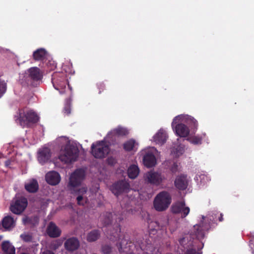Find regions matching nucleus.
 I'll use <instances>...</instances> for the list:
<instances>
[{
	"label": "nucleus",
	"instance_id": "nucleus-1",
	"mask_svg": "<svg viewBox=\"0 0 254 254\" xmlns=\"http://www.w3.org/2000/svg\"><path fill=\"white\" fill-rule=\"evenodd\" d=\"M15 118L16 122L23 127H30L37 123L39 120L36 113L27 107L19 109L17 116Z\"/></svg>",
	"mask_w": 254,
	"mask_h": 254
},
{
	"label": "nucleus",
	"instance_id": "nucleus-2",
	"mask_svg": "<svg viewBox=\"0 0 254 254\" xmlns=\"http://www.w3.org/2000/svg\"><path fill=\"white\" fill-rule=\"evenodd\" d=\"M52 82L55 89L58 90L61 95H67L69 96L71 94V90L69 86L66 87V80L64 73L55 72L52 76Z\"/></svg>",
	"mask_w": 254,
	"mask_h": 254
},
{
	"label": "nucleus",
	"instance_id": "nucleus-3",
	"mask_svg": "<svg viewBox=\"0 0 254 254\" xmlns=\"http://www.w3.org/2000/svg\"><path fill=\"white\" fill-rule=\"evenodd\" d=\"M78 147L71 144H67L59 156V159L65 164H68L76 160L79 155Z\"/></svg>",
	"mask_w": 254,
	"mask_h": 254
},
{
	"label": "nucleus",
	"instance_id": "nucleus-4",
	"mask_svg": "<svg viewBox=\"0 0 254 254\" xmlns=\"http://www.w3.org/2000/svg\"><path fill=\"white\" fill-rule=\"evenodd\" d=\"M172 198L170 193L166 191L159 192L155 197L153 205L155 210L163 211L166 210L171 203Z\"/></svg>",
	"mask_w": 254,
	"mask_h": 254
},
{
	"label": "nucleus",
	"instance_id": "nucleus-5",
	"mask_svg": "<svg viewBox=\"0 0 254 254\" xmlns=\"http://www.w3.org/2000/svg\"><path fill=\"white\" fill-rule=\"evenodd\" d=\"M91 153L96 158L102 159L106 157L110 151L109 146L103 141H99L91 145Z\"/></svg>",
	"mask_w": 254,
	"mask_h": 254
},
{
	"label": "nucleus",
	"instance_id": "nucleus-6",
	"mask_svg": "<svg viewBox=\"0 0 254 254\" xmlns=\"http://www.w3.org/2000/svg\"><path fill=\"white\" fill-rule=\"evenodd\" d=\"M180 116H176L172 123V127L175 129L176 134L181 137H187L190 133L189 128L184 124H178Z\"/></svg>",
	"mask_w": 254,
	"mask_h": 254
},
{
	"label": "nucleus",
	"instance_id": "nucleus-7",
	"mask_svg": "<svg viewBox=\"0 0 254 254\" xmlns=\"http://www.w3.org/2000/svg\"><path fill=\"white\" fill-rule=\"evenodd\" d=\"M85 177V172L83 169H77L75 170L70 177L68 185L72 187L80 185Z\"/></svg>",
	"mask_w": 254,
	"mask_h": 254
},
{
	"label": "nucleus",
	"instance_id": "nucleus-8",
	"mask_svg": "<svg viewBox=\"0 0 254 254\" xmlns=\"http://www.w3.org/2000/svg\"><path fill=\"white\" fill-rule=\"evenodd\" d=\"M144 178L148 183L156 186L161 185L166 179L164 175L154 171L148 172L145 174Z\"/></svg>",
	"mask_w": 254,
	"mask_h": 254
},
{
	"label": "nucleus",
	"instance_id": "nucleus-9",
	"mask_svg": "<svg viewBox=\"0 0 254 254\" xmlns=\"http://www.w3.org/2000/svg\"><path fill=\"white\" fill-rule=\"evenodd\" d=\"M129 189L130 185L129 183L123 180L115 183L111 187V191L116 196H118L124 192H127Z\"/></svg>",
	"mask_w": 254,
	"mask_h": 254
},
{
	"label": "nucleus",
	"instance_id": "nucleus-10",
	"mask_svg": "<svg viewBox=\"0 0 254 254\" xmlns=\"http://www.w3.org/2000/svg\"><path fill=\"white\" fill-rule=\"evenodd\" d=\"M171 211L174 214L181 213V217H186L190 212L189 207L186 206L184 201H178L171 206Z\"/></svg>",
	"mask_w": 254,
	"mask_h": 254
},
{
	"label": "nucleus",
	"instance_id": "nucleus-11",
	"mask_svg": "<svg viewBox=\"0 0 254 254\" xmlns=\"http://www.w3.org/2000/svg\"><path fill=\"white\" fill-rule=\"evenodd\" d=\"M27 205V199L24 197H21L17 198L14 203L11 205L10 210L14 214H19L25 210Z\"/></svg>",
	"mask_w": 254,
	"mask_h": 254
},
{
	"label": "nucleus",
	"instance_id": "nucleus-12",
	"mask_svg": "<svg viewBox=\"0 0 254 254\" xmlns=\"http://www.w3.org/2000/svg\"><path fill=\"white\" fill-rule=\"evenodd\" d=\"M129 134L128 129L121 126H119L117 127L112 129L108 133V137L109 138H113L114 136L123 137L127 136Z\"/></svg>",
	"mask_w": 254,
	"mask_h": 254
},
{
	"label": "nucleus",
	"instance_id": "nucleus-13",
	"mask_svg": "<svg viewBox=\"0 0 254 254\" xmlns=\"http://www.w3.org/2000/svg\"><path fill=\"white\" fill-rule=\"evenodd\" d=\"M29 77L33 82L40 81L43 78V72L37 67H32L28 69Z\"/></svg>",
	"mask_w": 254,
	"mask_h": 254
},
{
	"label": "nucleus",
	"instance_id": "nucleus-14",
	"mask_svg": "<svg viewBox=\"0 0 254 254\" xmlns=\"http://www.w3.org/2000/svg\"><path fill=\"white\" fill-rule=\"evenodd\" d=\"M174 184L178 189L182 190H186L188 186L187 176L185 174L178 176L175 180Z\"/></svg>",
	"mask_w": 254,
	"mask_h": 254
},
{
	"label": "nucleus",
	"instance_id": "nucleus-15",
	"mask_svg": "<svg viewBox=\"0 0 254 254\" xmlns=\"http://www.w3.org/2000/svg\"><path fill=\"white\" fill-rule=\"evenodd\" d=\"M51 150L48 147H44L38 151V159L39 162L43 164L47 162L50 158Z\"/></svg>",
	"mask_w": 254,
	"mask_h": 254
},
{
	"label": "nucleus",
	"instance_id": "nucleus-16",
	"mask_svg": "<svg viewBox=\"0 0 254 254\" xmlns=\"http://www.w3.org/2000/svg\"><path fill=\"white\" fill-rule=\"evenodd\" d=\"M46 180L49 184L55 186L59 183L61 180L60 174L55 171H52L46 175Z\"/></svg>",
	"mask_w": 254,
	"mask_h": 254
},
{
	"label": "nucleus",
	"instance_id": "nucleus-17",
	"mask_svg": "<svg viewBox=\"0 0 254 254\" xmlns=\"http://www.w3.org/2000/svg\"><path fill=\"white\" fill-rule=\"evenodd\" d=\"M66 250L72 252L77 250L79 247V242L77 238L72 237L68 239L64 244Z\"/></svg>",
	"mask_w": 254,
	"mask_h": 254
},
{
	"label": "nucleus",
	"instance_id": "nucleus-18",
	"mask_svg": "<svg viewBox=\"0 0 254 254\" xmlns=\"http://www.w3.org/2000/svg\"><path fill=\"white\" fill-rule=\"evenodd\" d=\"M46 232L51 238L58 237L62 233L61 229L55 223H50L47 228Z\"/></svg>",
	"mask_w": 254,
	"mask_h": 254
},
{
	"label": "nucleus",
	"instance_id": "nucleus-19",
	"mask_svg": "<svg viewBox=\"0 0 254 254\" xmlns=\"http://www.w3.org/2000/svg\"><path fill=\"white\" fill-rule=\"evenodd\" d=\"M144 165L147 168L154 166L156 164V159L154 155L151 153H146L143 159Z\"/></svg>",
	"mask_w": 254,
	"mask_h": 254
},
{
	"label": "nucleus",
	"instance_id": "nucleus-20",
	"mask_svg": "<svg viewBox=\"0 0 254 254\" xmlns=\"http://www.w3.org/2000/svg\"><path fill=\"white\" fill-rule=\"evenodd\" d=\"M24 188L30 193L36 192L39 189L38 183L36 179H33L25 184Z\"/></svg>",
	"mask_w": 254,
	"mask_h": 254
},
{
	"label": "nucleus",
	"instance_id": "nucleus-21",
	"mask_svg": "<svg viewBox=\"0 0 254 254\" xmlns=\"http://www.w3.org/2000/svg\"><path fill=\"white\" fill-rule=\"evenodd\" d=\"M167 133L163 130L160 129L154 136V141L156 144L162 145L164 144L167 140Z\"/></svg>",
	"mask_w": 254,
	"mask_h": 254
},
{
	"label": "nucleus",
	"instance_id": "nucleus-22",
	"mask_svg": "<svg viewBox=\"0 0 254 254\" xmlns=\"http://www.w3.org/2000/svg\"><path fill=\"white\" fill-rule=\"evenodd\" d=\"M1 249L3 254H15V248L9 241L3 242L1 244Z\"/></svg>",
	"mask_w": 254,
	"mask_h": 254
},
{
	"label": "nucleus",
	"instance_id": "nucleus-23",
	"mask_svg": "<svg viewBox=\"0 0 254 254\" xmlns=\"http://www.w3.org/2000/svg\"><path fill=\"white\" fill-rule=\"evenodd\" d=\"M87 190V189L86 188L83 187L76 191L75 193L77 195L76 197V200L78 205H84L86 202L87 198L84 199L83 195L86 193Z\"/></svg>",
	"mask_w": 254,
	"mask_h": 254
},
{
	"label": "nucleus",
	"instance_id": "nucleus-24",
	"mask_svg": "<svg viewBox=\"0 0 254 254\" xmlns=\"http://www.w3.org/2000/svg\"><path fill=\"white\" fill-rule=\"evenodd\" d=\"M207 217L209 221L214 222L218 221L221 222L223 220V214L216 210L210 212Z\"/></svg>",
	"mask_w": 254,
	"mask_h": 254
},
{
	"label": "nucleus",
	"instance_id": "nucleus-25",
	"mask_svg": "<svg viewBox=\"0 0 254 254\" xmlns=\"http://www.w3.org/2000/svg\"><path fill=\"white\" fill-rule=\"evenodd\" d=\"M186 123L190 128L191 131L193 133H195L198 127L197 121L192 117L187 116L186 118Z\"/></svg>",
	"mask_w": 254,
	"mask_h": 254
},
{
	"label": "nucleus",
	"instance_id": "nucleus-26",
	"mask_svg": "<svg viewBox=\"0 0 254 254\" xmlns=\"http://www.w3.org/2000/svg\"><path fill=\"white\" fill-rule=\"evenodd\" d=\"M46 56L47 52L43 48L37 50L33 54V59L35 61H42L46 57Z\"/></svg>",
	"mask_w": 254,
	"mask_h": 254
},
{
	"label": "nucleus",
	"instance_id": "nucleus-27",
	"mask_svg": "<svg viewBox=\"0 0 254 254\" xmlns=\"http://www.w3.org/2000/svg\"><path fill=\"white\" fill-rule=\"evenodd\" d=\"M139 168L135 165H131L127 170L128 176L130 179H135L139 174Z\"/></svg>",
	"mask_w": 254,
	"mask_h": 254
},
{
	"label": "nucleus",
	"instance_id": "nucleus-28",
	"mask_svg": "<svg viewBox=\"0 0 254 254\" xmlns=\"http://www.w3.org/2000/svg\"><path fill=\"white\" fill-rule=\"evenodd\" d=\"M136 144V141L134 139L131 138L123 144V148L126 151H130L133 149Z\"/></svg>",
	"mask_w": 254,
	"mask_h": 254
},
{
	"label": "nucleus",
	"instance_id": "nucleus-29",
	"mask_svg": "<svg viewBox=\"0 0 254 254\" xmlns=\"http://www.w3.org/2000/svg\"><path fill=\"white\" fill-rule=\"evenodd\" d=\"M100 234L97 231H93L89 233L87 237V240L89 242H94L99 237Z\"/></svg>",
	"mask_w": 254,
	"mask_h": 254
},
{
	"label": "nucleus",
	"instance_id": "nucleus-30",
	"mask_svg": "<svg viewBox=\"0 0 254 254\" xmlns=\"http://www.w3.org/2000/svg\"><path fill=\"white\" fill-rule=\"evenodd\" d=\"M15 227L14 223H0V231H10Z\"/></svg>",
	"mask_w": 254,
	"mask_h": 254
},
{
	"label": "nucleus",
	"instance_id": "nucleus-31",
	"mask_svg": "<svg viewBox=\"0 0 254 254\" xmlns=\"http://www.w3.org/2000/svg\"><path fill=\"white\" fill-rule=\"evenodd\" d=\"M202 138V136L196 135L190 137L189 140L191 143L197 145L201 144Z\"/></svg>",
	"mask_w": 254,
	"mask_h": 254
},
{
	"label": "nucleus",
	"instance_id": "nucleus-32",
	"mask_svg": "<svg viewBox=\"0 0 254 254\" xmlns=\"http://www.w3.org/2000/svg\"><path fill=\"white\" fill-rule=\"evenodd\" d=\"M6 89V83L0 80V97L3 95L5 92Z\"/></svg>",
	"mask_w": 254,
	"mask_h": 254
},
{
	"label": "nucleus",
	"instance_id": "nucleus-33",
	"mask_svg": "<svg viewBox=\"0 0 254 254\" xmlns=\"http://www.w3.org/2000/svg\"><path fill=\"white\" fill-rule=\"evenodd\" d=\"M20 237L22 240L26 242L32 241V237L31 235L27 234H23L20 235Z\"/></svg>",
	"mask_w": 254,
	"mask_h": 254
},
{
	"label": "nucleus",
	"instance_id": "nucleus-34",
	"mask_svg": "<svg viewBox=\"0 0 254 254\" xmlns=\"http://www.w3.org/2000/svg\"><path fill=\"white\" fill-rule=\"evenodd\" d=\"M16 219H14L13 217L11 216H5L0 222H15Z\"/></svg>",
	"mask_w": 254,
	"mask_h": 254
},
{
	"label": "nucleus",
	"instance_id": "nucleus-35",
	"mask_svg": "<svg viewBox=\"0 0 254 254\" xmlns=\"http://www.w3.org/2000/svg\"><path fill=\"white\" fill-rule=\"evenodd\" d=\"M97 86L99 90V94H101L105 89V85L103 82L97 83Z\"/></svg>",
	"mask_w": 254,
	"mask_h": 254
},
{
	"label": "nucleus",
	"instance_id": "nucleus-36",
	"mask_svg": "<svg viewBox=\"0 0 254 254\" xmlns=\"http://www.w3.org/2000/svg\"><path fill=\"white\" fill-rule=\"evenodd\" d=\"M102 251L106 254H108L111 252V248L109 246H105L102 248Z\"/></svg>",
	"mask_w": 254,
	"mask_h": 254
},
{
	"label": "nucleus",
	"instance_id": "nucleus-37",
	"mask_svg": "<svg viewBox=\"0 0 254 254\" xmlns=\"http://www.w3.org/2000/svg\"><path fill=\"white\" fill-rule=\"evenodd\" d=\"M178 170V165L177 163H174L171 168V171L173 173H176Z\"/></svg>",
	"mask_w": 254,
	"mask_h": 254
},
{
	"label": "nucleus",
	"instance_id": "nucleus-38",
	"mask_svg": "<svg viewBox=\"0 0 254 254\" xmlns=\"http://www.w3.org/2000/svg\"><path fill=\"white\" fill-rule=\"evenodd\" d=\"M186 254H202V252H198L196 253L195 250L194 249H190L188 250L186 252Z\"/></svg>",
	"mask_w": 254,
	"mask_h": 254
},
{
	"label": "nucleus",
	"instance_id": "nucleus-39",
	"mask_svg": "<svg viewBox=\"0 0 254 254\" xmlns=\"http://www.w3.org/2000/svg\"><path fill=\"white\" fill-rule=\"evenodd\" d=\"M116 162V161L113 157H110L108 159V163L110 165H114Z\"/></svg>",
	"mask_w": 254,
	"mask_h": 254
},
{
	"label": "nucleus",
	"instance_id": "nucleus-40",
	"mask_svg": "<svg viewBox=\"0 0 254 254\" xmlns=\"http://www.w3.org/2000/svg\"><path fill=\"white\" fill-rule=\"evenodd\" d=\"M176 154L178 156L183 153V149L181 147H178L176 149Z\"/></svg>",
	"mask_w": 254,
	"mask_h": 254
},
{
	"label": "nucleus",
	"instance_id": "nucleus-41",
	"mask_svg": "<svg viewBox=\"0 0 254 254\" xmlns=\"http://www.w3.org/2000/svg\"><path fill=\"white\" fill-rule=\"evenodd\" d=\"M70 108L68 105L66 106L64 108V113L67 115H69L70 113Z\"/></svg>",
	"mask_w": 254,
	"mask_h": 254
},
{
	"label": "nucleus",
	"instance_id": "nucleus-42",
	"mask_svg": "<svg viewBox=\"0 0 254 254\" xmlns=\"http://www.w3.org/2000/svg\"><path fill=\"white\" fill-rule=\"evenodd\" d=\"M41 254H54V253L50 251L46 250L42 252Z\"/></svg>",
	"mask_w": 254,
	"mask_h": 254
},
{
	"label": "nucleus",
	"instance_id": "nucleus-43",
	"mask_svg": "<svg viewBox=\"0 0 254 254\" xmlns=\"http://www.w3.org/2000/svg\"><path fill=\"white\" fill-rule=\"evenodd\" d=\"M11 164V161L10 160H7L5 162V165L6 167L9 166Z\"/></svg>",
	"mask_w": 254,
	"mask_h": 254
},
{
	"label": "nucleus",
	"instance_id": "nucleus-44",
	"mask_svg": "<svg viewBox=\"0 0 254 254\" xmlns=\"http://www.w3.org/2000/svg\"><path fill=\"white\" fill-rule=\"evenodd\" d=\"M186 241V238H183L180 240V243L181 245H183L184 243Z\"/></svg>",
	"mask_w": 254,
	"mask_h": 254
},
{
	"label": "nucleus",
	"instance_id": "nucleus-45",
	"mask_svg": "<svg viewBox=\"0 0 254 254\" xmlns=\"http://www.w3.org/2000/svg\"><path fill=\"white\" fill-rule=\"evenodd\" d=\"M2 238V236H0V241H1Z\"/></svg>",
	"mask_w": 254,
	"mask_h": 254
},
{
	"label": "nucleus",
	"instance_id": "nucleus-46",
	"mask_svg": "<svg viewBox=\"0 0 254 254\" xmlns=\"http://www.w3.org/2000/svg\"><path fill=\"white\" fill-rule=\"evenodd\" d=\"M203 135L204 137L205 136V133L203 134Z\"/></svg>",
	"mask_w": 254,
	"mask_h": 254
},
{
	"label": "nucleus",
	"instance_id": "nucleus-47",
	"mask_svg": "<svg viewBox=\"0 0 254 254\" xmlns=\"http://www.w3.org/2000/svg\"><path fill=\"white\" fill-rule=\"evenodd\" d=\"M202 219H203V220L204 219V216H203V217H202Z\"/></svg>",
	"mask_w": 254,
	"mask_h": 254
}]
</instances>
